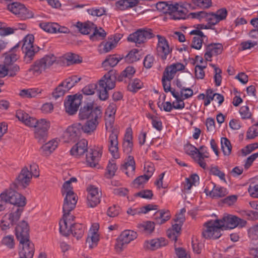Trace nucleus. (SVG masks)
I'll return each mask as SVG.
<instances>
[{
    "label": "nucleus",
    "instance_id": "nucleus-1",
    "mask_svg": "<svg viewBox=\"0 0 258 258\" xmlns=\"http://www.w3.org/2000/svg\"><path fill=\"white\" fill-rule=\"evenodd\" d=\"M7 203L19 207H23L26 201L25 197L20 193L12 189H8L0 195V204L3 206V211L6 209ZM22 211V208L16 207L11 212L6 214L1 220L2 230L6 231L13 226L19 219Z\"/></svg>",
    "mask_w": 258,
    "mask_h": 258
},
{
    "label": "nucleus",
    "instance_id": "nucleus-2",
    "mask_svg": "<svg viewBox=\"0 0 258 258\" xmlns=\"http://www.w3.org/2000/svg\"><path fill=\"white\" fill-rule=\"evenodd\" d=\"M101 113L100 108L94 106L92 103H88L81 109L79 112L80 119L86 121L81 124L82 131L87 135H91L98 125V118Z\"/></svg>",
    "mask_w": 258,
    "mask_h": 258
},
{
    "label": "nucleus",
    "instance_id": "nucleus-3",
    "mask_svg": "<svg viewBox=\"0 0 258 258\" xmlns=\"http://www.w3.org/2000/svg\"><path fill=\"white\" fill-rule=\"evenodd\" d=\"M77 181V179L72 177L66 180L62 185L61 192L64 197L63 206H64V209L67 210L75 208L78 201V197L73 190V183H76Z\"/></svg>",
    "mask_w": 258,
    "mask_h": 258
},
{
    "label": "nucleus",
    "instance_id": "nucleus-4",
    "mask_svg": "<svg viewBox=\"0 0 258 258\" xmlns=\"http://www.w3.org/2000/svg\"><path fill=\"white\" fill-rule=\"evenodd\" d=\"M185 152L190 156L203 169L207 168V164L205 159L209 157V153L206 147L202 146L200 149L191 144L184 146Z\"/></svg>",
    "mask_w": 258,
    "mask_h": 258
},
{
    "label": "nucleus",
    "instance_id": "nucleus-5",
    "mask_svg": "<svg viewBox=\"0 0 258 258\" xmlns=\"http://www.w3.org/2000/svg\"><path fill=\"white\" fill-rule=\"evenodd\" d=\"M222 230L218 219L210 220L204 224L202 235L206 239H218L222 235Z\"/></svg>",
    "mask_w": 258,
    "mask_h": 258
},
{
    "label": "nucleus",
    "instance_id": "nucleus-6",
    "mask_svg": "<svg viewBox=\"0 0 258 258\" xmlns=\"http://www.w3.org/2000/svg\"><path fill=\"white\" fill-rule=\"evenodd\" d=\"M56 61V57L53 54L45 55L36 60L32 66L34 73L40 74L49 69Z\"/></svg>",
    "mask_w": 258,
    "mask_h": 258
},
{
    "label": "nucleus",
    "instance_id": "nucleus-7",
    "mask_svg": "<svg viewBox=\"0 0 258 258\" xmlns=\"http://www.w3.org/2000/svg\"><path fill=\"white\" fill-rule=\"evenodd\" d=\"M219 220L222 230L232 229L236 227H243L246 224L245 220L236 216L227 214H224L223 218Z\"/></svg>",
    "mask_w": 258,
    "mask_h": 258
},
{
    "label": "nucleus",
    "instance_id": "nucleus-8",
    "mask_svg": "<svg viewBox=\"0 0 258 258\" xmlns=\"http://www.w3.org/2000/svg\"><path fill=\"white\" fill-rule=\"evenodd\" d=\"M106 130L109 133L107 143L109 152L114 159H118L120 158L118 141V127Z\"/></svg>",
    "mask_w": 258,
    "mask_h": 258
},
{
    "label": "nucleus",
    "instance_id": "nucleus-9",
    "mask_svg": "<svg viewBox=\"0 0 258 258\" xmlns=\"http://www.w3.org/2000/svg\"><path fill=\"white\" fill-rule=\"evenodd\" d=\"M74 208L69 209L67 210L63 206V217L59 223V232L64 235H67L73 231L72 226L74 224V216L70 214V212Z\"/></svg>",
    "mask_w": 258,
    "mask_h": 258
},
{
    "label": "nucleus",
    "instance_id": "nucleus-10",
    "mask_svg": "<svg viewBox=\"0 0 258 258\" xmlns=\"http://www.w3.org/2000/svg\"><path fill=\"white\" fill-rule=\"evenodd\" d=\"M137 233L133 230H126L121 232L116 239L115 249L118 252H121L126 245L137 237Z\"/></svg>",
    "mask_w": 258,
    "mask_h": 258
},
{
    "label": "nucleus",
    "instance_id": "nucleus-11",
    "mask_svg": "<svg viewBox=\"0 0 258 258\" xmlns=\"http://www.w3.org/2000/svg\"><path fill=\"white\" fill-rule=\"evenodd\" d=\"M81 79V78L77 76H73L67 78L55 89L52 93L53 97L57 99L63 96L66 92L73 87Z\"/></svg>",
    "mask_w": 258,
    "mask_h": 258
},
{
    "label": "nucleus",
    "instance_id": "nucleus-12",
    "mask_svg": "<svg viewBox=\"0 0 258 258\" xmlns=\"http://www.w3.org/2000/svg\"><path fill=\"white\" fill-rule=\"evenodd\" d=\"M8 9L17 17L26 20L33 17V12L29 10L24 5L19 3H13L8 5Z\"/></svg>",
    "mask_w": 258,
    "mask_h": 258
},
{
    "label": "nucleus",
    "instance_id": "nucleus-13",
    "mask_svg": "<svg viewBox=\"0 0 258 258\" xmlns=\"http://www.w3.org/2000/svg\"><path fill=\"white\" fill-rule=\"evenodd\" d=\"M82 99L81 94L68 96L64 101L66 111L70 115L76 113L81 103Z\"/></svg>",
    "mask_w": 258,
    "mask_h": 258
},
{
    "label": "nucleus",
    "instance_id": "nucleus-14",
    "mask_svg": "<svg viewBox=\"0 0 258 258\" xmlns=\"http://www.w3.org/2000/svg\"><path fill=\"white\" fill-rule=\"evenodd\" d=\"M34 40V37L32 34L27 35L23 39L22 48L25 54L26 59H28V61L32 59L37 51V48L33 44Z\"/></svg>",
    "mask_w": 258,
    "mask_h": 258
},
{
    "label": "nucleus",
    "instance_id": "nucleus-15",
    "mask_svg": "<svg viewBox=\"0 0 258 258\" xmlns=\"http://www.w3.org/2000/svg\"><path fill=\"white\" fill-rule=\"evenodd\" d=\"M152 37V33L151 30L140 29L130 34L127 37V40L138 45L145 42L147 39Z\"/></svg>",
    "mask_w": 258,
    "mask_h": 258
},
{
    "label": "nucleus",
    "instance_id": "nucleus-16",
    "mask_svg": "<svg viewBox=\"0 0 258 258\" xmlns=\"http://www.w3.org/2000/svg\"><path fill=\"white\" fill-rule=\"evenodd\" d=\"M87 203L89 207L94 208L100 202L101 190L96 186L90 185L87 188Z\"/></svg>",
    "mask_w": 258,
    "mask_h": 258
},
{
    "label": "nucleus",
    "instance_id": "nucleus-17",
    "mask_svg": "<svg viewBox=\"0 0 258 258\" xmlns=\"http://www.w3.org/2000/svg\"><path fill=\"white\" fill-rule=\"evenodd\" d=\"M157 37L158 38L156 47L157 53L162 59L165 60L171 52L172 49L168 41L164 37L158 35Z\"/></svg>",
    "mask_w": 258,
    "mask_h": 258
},
{
    "label": "nucleus",
    "instance_id": "nucleus-18",
    "mask_svg": "<svg viewBox=\"0 0 258 258\" xmlns=\"http://www.w3.org/2000/svg\"><path fill=\"white\" fill-rule=\"evenodd\" d=\"M19 258H32L34 253V245L29 239L21 240Z\"/></svg>",
    "mask_w": 258,
    "mask_h": 258
},
{
    "label": "nucleus",
    "instance_id": "nucleus-19",
    "mask_svg": "<svg viewBox=\"0 0 258 258\" xmlns=\"http://www.w3.org/2000/svg\"><path fill=\"white\" fill-rule=\"evenodd\" d=\"M99 225L98 223H94L92 224L86 240V243L90 248L96 247L100 239L99 233Z\"/></svg>",
    "mask_w": 258,
    "mask_h": 258
},
{
    "label": "nucleus",
    "instance_id": "nucleus-20",
    "mask_svg": "<svg viewBox=\"0 0 258 258\" xmlns=\"http://www.w3.org/2000/svg\"><path fill=\"white\" fill-rule=\"evenodd\" d=\"M50 127V122L45 119L37 120L35 126V137L39 141H41L46 136L47 132Z\"/></svg>",
    "mask_w": 258,
    "mask_h": 258
},
{
    "label": "nucleus",
    "instance_id": "nucleus-21",
    "mask_svg": "<svg viewBox=\"0 0 258 258\" xmlns=\"http://www.w3.org/2000/svg\"><path fill=\"white\" fill-rule=\"evenodd\" d=\"M102 153L101 147H94L86 155V162L91 167H95L98 163Z\"/></svg>",
    "mask_w": 258,
    "mask_h": 258
},
{
    "label": "nucleus",
    "instance_id": "nucleus-22",
    "mask_svg": "<svg viewBox=\"0 0 258 258\" xmlns=\"http://www.w3.org/2000/svg\"><path fill=\"white\" fill-rule=\"evenodd\" d=\"M204 192L207 196H209L213 198L223 197L228 194L226 188L215 185L213 183H211L208 187L205 188Z\"/></svg>",
    "mask_w": 258,
    "mask_h": 258
},
{
    "label": "nucleus",
    "instance_id": "nucleus-23",
    "mask_svg": "<svg viewBox=\"0 0 258 258\" xmlns=\"http://www.w3.org/2000/svg\"><path fill=\"white\" fill-rule=\"evenodd\" d=\"M81 124L75 123L68 126L64 132L63 136L67 141H75L81 134Z\"/></svg>",
    "mask_w": 258,
    "mask_h": 258
},
{
    "label": "nucleus",
    "instance_id": "nucleus-24",
    "mask_svg": "<svg viewBox=\"0 0 258 258\" xmlns=\"http://www.w3.org/2000/svg\"><path fill=\"white\" fill-rule=\"evenodd\" d=\"M116 110V106L114 103L110 104L107 108L104 116L106 129L118 127L114 123V115Z\"/></svg>",
    "mask_w": 258,
    "mask_h": 258
},
{
    "label": "nucleus",
    "instance_id": "nucleus-25",
    "mask_svg": "<svg viewBox=\"0 0 258 258\" xmlns=\"http://www.w3.org/2000/svg\"><path fill=\"white\" fill-rule=\"evenodd\" d=\"M227 15V12L225 9L218 10L215 13L208 14L206 22L212 27L220 21L224 20Z\"/></svg>",
    "mask_w": 258,
    "mask_h": 258
},
{
    "label": "nucleus",
    "instance_id": "nucleus-26",
    "mask_svg": "<svg viewBox=\"0 0 258 258\" xmlns=\"http://www.w3.org/2000/svg\"><path fill=\"white\" fill-rule=\"evenodd\" d=\"M119 36H115L109 38L107 41L102 42L98 47V51L100 53H105L114 49L119 41Z\"/></svg>",
    "mask_w": 258,
    "mask_h": 258
},
{
    "label": "nucleus",
    "instance_id": "nucleus-27",
    "mask_svg": "<svg viewBox=\"0 0 258 258\" xmlns=\"http://www.w3.org/2000/svg\"><path fill=\"white\" fill-rule=\"evenodd\" d=\"M223 46L220 43H211L208 45L205 49L204 58L206 61H211L213 56L222 53Z\"/></svg>",
    "mask_w": 258,
    "mask_h": 258
},
{
    "label": "nucleus",
    "instance_id": "nucleus-28",
    "mask_svg": "<svg viewBox=\"0 0 258 258\" xmlns=\"http://www.w3.org/2000/svg\"><path fill=\"white\" fill-rule=\"evenodd\" d=\"M121 169L127 176L132 177L135 174L136 163L133 156L128 155L124 159Z\"/></svg>",
    "mask_w": 258,
    "mask_h": 258
},
{
    "label": "nucleus",
    "instance_id": "nucleus-29",
    "mask_svg": "<svg viewBox=\"0 0 258 258\" xmlns=\"http://www.w3.org/2000/svg\"><path fill=\"white\" fill-rule=\"evenodd\" d=\"M88 142L82 139L75 144L71 150V154L76 157H79L84 154L87 150Z\"/></svg>",
    "mask_w": 258,
    "mask_h": 258
},
{
    "label": "nucleus",
    "instance_id": "nucleus-30",
    "mask_svg": "<svg viewBox=\"0 0 258 258\" xmlns=\"http://www.w3.org/2000/svg\"><path fill=\"white\" fill-rule=\"evenodd\" d=\"M16 235L19 241L29 239V227L26 222L23 221L17 226Z\"/></svg>",
    "mask_w": 258,
    "mask_h": 258
},
{
    "label": "nucleus",
    "instance_id": "nucleus-31",
    "mask_svg": "<svg viewBox=\"0 0 258 258\" xmlns=\"http://www.w3.org/2000/svg\"><path fill=\"white\" fill-rule=\"evenodd\" d=\"M32 175L27 168H24L17 178V183L19 185L26 187L28 186L31 181Z\"/></svg>",
    "mask_w": 258,
    "mask_h": 258
},
{
    "label": "nucleus",
    "instance_id": "nucleus-32",
    "mask_svg": "<svg viewBox=\"0 0 258 258\" xmlns=\"http://www.w3.org/2000/svg\"><path fill=\"white\" fill-rule=\"evenodd\" d=\"M100 87H105L108 90L112 89L115 86V77L110 73L105 74L99 81Z\"/></svg>",
    "mask_w": 258,
    "mask_h": 258
},
{
    "label": "nucleus",
    "instance_id": "nucleus-33",
    "mask_svg": "<svg viewBox=\"0 0 258 258\" xmlns=\"http://www.w3.org/2000/svg\"><path fill=\"white\" fill-rule=\"evenodd\" d=\"M16 116L18 119L24 122L25 125L31 127H35L37 124V120L35 118L30 116L27 113L22 110L17 112Z\"/></svg>",
    "mask_w": 258,
    "mask_h": 258
},
{
    "label": "nucleus",
    "instance_id": "nucleus-34",
    "mask_svg": "<svg viewBox=\"0 0 258 258\" xmlns=\"http://www.w3.org/2000/svg\"><path fill=\"white\" fill-rule=\"evenodd\" d=\"M133 149V143L132 134L130 131H127L124 136V141L122 144V149L124 153L131 155Z\"/></svg>",
    "mask_w": 258,
    "mask_h": 258
},
{
    "label": "nucleus",
    "instance_id": "nucleus-35",
    "mask_svg": "<svg viewBox=\"0 0 258 258\" xmlns=\"http://www.w3.org/2000/svg\"><path fill=\"white\" fill-rule=\"evenodd\" d=\"M199 182V177L197 174H192L188 178L185 179V182L183 183V190L185 192H188L194 185L198 184Z\"/></svg>",
    "mask_w": 258,
    "mask_h": 258
},
{
    "label": "nucleus",
    "instance_id": "nucleus-36",
    "mask_svg": "<svg viewBox=\"0 0 258 258\" xmlns=\"http://www.w3.org/2000/svg\"><path fill=\"white\" fill-rule=\"evenodd\" d=\"M58 141L56 139H53L44 144L41 147L43 154L45 155H48L51 154L57 147Z\"/></svg>",
    "mask_w": 258,
    "mask_h": 258
},
{
    "label": "nucleus",
    "instance_id": "nucleus-37",
    "mask_svg": "<svg viewBox=\"0 0 258 258\" xmlns=\"http://www.w3.org/2000/svg\"><path fill=\"white\" fill-rule=\"evenodd\" d=\"M78 30L83 34H88L92 32L94 29V24L91 22H87L85 23L77 22L76 24Z\"/></svg>",
    "mask_w": 258,
    "mask_h": 258
},
{
    "label": "nucleus",
    "instance_id": "nucleus-38",
    "mask_svg": "<svg viewBox=\"0 0 258 258\" xmlns=\"http://www.w3.org/2000/svg\"><path fill=\"white\" fill-rule=\"evenodd\" d=\"M170 218V214L168 210H161L156 213L155 221L157 224H162L168 221Z\"/></svg>",
    "mask_w": 258,
    "mask_h": 258
},
{
    "label": "nucleus",
    "instance_id": "nucleus-39",
    "mask_svg": "<svg viewBox=\"0 0 258 258\" xmlns=\"http://www.w3.org/2000/svg\"><path fill=\"white\" fill-rule=\"evenodd\" d=\"M181 227L177 224H172V227L167 231V235L169 238L176 241L178 236L180 235Z\"/></svg>",
    "mask_w": 258,
    "mask_h": 258
},
{
    "label": "nucleus",
    "instance_id": "nucleus-40",
    "mask_svg": "<svg viewBox=\"0 0 258 258\" xmlns=\"http://www.w3.org/2000/svg\"><path fill=\"white\" fill-rule=\"evenodd\" d=\"M137 227L140 231L150 234L154 230L155 224L151 221H144L139 223Z\"/></svg>",
    "mask_w": 258,
    "mask_h": 258
},
{
    "label": "nucleus",
    "instance_id": "nucleus-41",
    "mask_svg": "<svg viewBox=\"0 0 258 258\" xmlns=\"http://www.w3.org/2000/svg\"><path fill=\"white\" fill-rule=\"evenodd\" d=\"M119 59L114 55H109L102 62V66L106 70L115 66L119 62Z\"/></svg>",
    "mask_w": 258,
    "mask_h": 258
},
{
    "label": "nucleus",
    "instance_id": "nucleus-42",
    "mask_svg": "<svg viewBox=\"0 0 258 258\" xmlns=\"http://www.w3.org/2000/svg\"><path fill=\"white\" fill-rule=\"evenodd\" d=\"M1 244L8 249H13L15 246V241L14 236L11 235L4 236L1 241Z\"/></svg>",
    "mask_w": 258,
    "mask_h": 258
},
{
    "label": "nucleus",
    "instance_id": "nucleus-43",
    "mask_svg": "<svg viewBox=\"0 0 258 258\" xmlns=\"http://www.w3.org/2000/svg\"><path fill=\"white\" fill-rule=\"evenodd\" d=\"M221 146L224 156H228L231 154L232 146L230 141L226 138H221Z\"/></svg>",
    "mask_w": 258,
    "mask_h": 258
},
{
    "label": "nucleus",
    "instance_id": "nucleus-44",
    "mask_svg": "<svg viewBox=\"0 0 258 258\" xmlns=\"http://www.w3.org/2000/svg\"><path fill=\"white\" fill-rule=\"evenodd\" d=\"M39 26L48 33H56V27H57L56 23L42 22L39 24Z\"/></svg>",
    "mask_w": 258,
    "mask_h": 258
},
{
    "label": "nucleus",
    "instance_id": "nucleus-45",
    "mask_svg": "<svg viewBox=\"0 0 258 258\" xmlns=\"http://www.w3.org/2000/svg\"><path fill=\"white\" fill-rule=\"evenodd\" d=\"M93 34L90 36V39L92 41H96L103 38L106 36V33L104 30L101 28L96 27L94 25V29L92 31Z\"/></svg>",
    "mask_w": 258,
    "mask_h": 258
},
{
    "label": "nucleus",
    "instance_id": "nucleus-46",
    "mask_svg": "<svg viewBox=\"0 0 258 258\" xmlns=\"http://www.w3.org/2000/svg\"><path fill=\"white\" fill-rule=\"evenodd\" d=\"M63 58L68 65L79 63L82 61V58L78 55L73 53H68L64 56Z\"/></svg>",
    "mask_w": 258,
    "mask_h": 258
},
{
    "label": "nucleus",
    "instance_id": "nucleus-47",
    "mask_svg": "<svg viewBox=\"0 0 258 258\" xmlns=\"http://www.w3.org/2000/svg\"><path fill=\"white\" fill-rule=\"evenodd\" d=\"M136 72L135 69L132 66H128L126 67L120 74L119 76V80L122 81L123 79L128 78L130 79L133 77Z\"/></svg>",
    "mask_w": 258,
    "mask_h": 258
},
{
    "label": "nucleus",
    "instance_id": "nucleus-48",
    "mask_svg": "<svg viewBox=\"0 0 258 258\" xmlns=\"http://www.w3.org/2000/svg\"><path fill=\"white\" fill-rule=\"evenodd\" d=\"M143 86V82L139 79L132 80L128 85V90L133 92H136Z\"/></svg>",
    "mask_w": 258,
    "mask_h": 258
},
{
    "label": "nucleus",
    "instance_id": "nucleus-49",
    "mask_svg": "<svg viewBox=\"0 0 258 258\" xmlns=\"http://www.w3.org/2000/svg\"><path fill=\"white\" fill-rule=\"evenodd\" d=\"M117 168L114 161H109L106 168V175L107 178H111L114 175Z\"/></svg>",
    "mask_w": 258,
    "mask_h": 258
},
{
    "label": "nucleus",
    "instance_id": "nucleus-50",
    "mask_svg": "<svg viewBox=\"0 0 258 258\" xmlns=\"http://www.w3.org/2000/svg\"><path fill=\"white\" fill-rule=\"evenodd\" d=\"M239 113L241 118L243 120L250 119L252 117V113L246 105L241 106L239 110Z\"/></svg>",
    "mask_w": 258,
    "mask_h": 258
},
{
    "label": "nucleus",
    "instance_id": "nucleus-51",
    "mask_svg": "<svg viewBox=\"0 0 258 258\" xmlns=\"http://www.w3.org/2000/svg\"><path fill=\"white\" fill-rule=\"evenodd\" d=\"M147 117L151 119L152 124L154 128L158 131H161L162 129V123L159 118L151 114H148Z\"/></svg>",
    "mask_w": 258,
    "mask_h": 258
},
{
    "label": "nucleus",
    "instance_id": "nucleus-52",
    "mask_svg": "<svg viewBox=\"0 0 258 258\" xmlns=\"http://www.w3.org/2000/svg\"><path fill=\"white\" fill-rule=\"evenodd\" d=\"M140 58L139 52L137 49L132 50L126 55V59L130 62H135Z\"/></svg>",
    "mask_w": 258,
    "mask_h": 258
},
{
    "label": "nucleus",
    "instance_id": "nucleus-53",
    "mask_svg": "<svg viewBox=\"0 0 258 258\" xmlns=\"http://www.w3.org/2000/svg\"><path fill=\"white\" fill-rule=\"evenodd\" d=\"M149 178L145 174L140 176L134 180L133 185L134 187L140 188L146 183Z\"/></svg>",
    "mask_w": 258,
    "mask_h": 258
},
{
    "label": "nucleus",
    "instance_id": "nucleus-54",
    "mask_svg": "<svg viewBox=\"0 0 258 258\" xmlns=\"http://www.w3.org/2000/svg\"><path fill=\"white\" fill-rule=\"evenodd\" d=\"M144 174L150 178L155 171L154 165L151 162H146L144 164Z\"/></svg>",
    "mask_w": 258,
    "mask_h": 258
},
{
    "label": "nucleus",
    "instance_id": "nucleus-55",
    "mask_svg": "<svg viewBox=\"0 0 258 258\" xmlns=\"http://www.w3.org/2000/svg\"><path fill=\"white\" fill-rule=\"evenodd\" d=\"M210 66L214 69V81L215 84L217 86H219L221 85L222 81V77L221 75L222 71L220 69L217 67L215 64H210Z\"/></svg>",
    "mask_w": 258,
    "mask_h": 258
},
{
    "label": "nucleus",
    "instance_id": "nucleus-56",
    "mask_svg": "<svg viewBox=\"0 0 258 258\" xmlns=\"http://www.w3.org/2000/svg\"><path fill=\"white\" fill-rule=\"evenodd\" d=\"M186 210L185 208L181 209L180 212L176 214V218L174 219L173 223L177 224L178 226L181 227L183 222L185 220L184 214Z\"/></svg>",
    "mask_w": 258,
    "mask_h": 258
},
{
    "label": "nucleus",
    "instance_id": "nucleus-57",
    "mask_svg": "<svg viewBox=\"0 0 258 258\" xmlns=\"http://www.w3.org/2000/svg\"><path fill=\"white\" fill-rule=\"evenodd\" d=\"M258 136V123L251 126L248 130L246 134L247 139H252Z\"/></svg>",
    "mask_w": 258,
    "mask_h": 258
},
{
    "label": "nucleus",
    "instance_id": "nucleus-58",
    "mask_svg": "<svg viewBox=\"0 0 258 258\" xmlns=\"http://www.w3.org/2000/svg\"><path fill=\"white\" fill-rule=\"evenodd\" d=\"M18 58V55L15 52H12L8 54H7L4 63L5 65L13 64L12 63L16 61Z\"/></svg>",
    "mask_w": 258,
    "mask_h": 258
},
{
    "label": "nucleus",
    "instance_id": "nucleus-59",
    "mask_svg": "<svg viewBox=\"0 0 258 258\" xmlns=\"http://www.w3.org/2000/svg\"><path fill=\"white\" fill-rule=\"evenodd\" d=\"M172 8L173 11L175 13H180L184 14L186 11L185 5L179 3L172 5Z\"/></svg>",
    "mask_w": 258,
    "mask_h": 258
},
{
    "label": "nucleus",
    "instance_id": "nucleus-60",
    "mask_svg": "<svg viewBox=\"0 0 258 258\" xmlns=\"http://www.w3.org/2000/svg\"><path fill=\"white\" fill-rule=\"evenodd\" d=\"M153 240L154 241L156 249L165 246L168 243L167 240L164 237L154 238L153 239Z\"/></svg>",
    "mask_w": 258,
    "mask_h": 258
},
{
    "label": "nucleus",
    "instance_id": "nucleus-61",
    "mask_svg": "<svg viewBox=\"0 0 258 258\" xmlns=\"http://www.w3.org/2000/svg\"><path fill=\"white\" fill-rule=\"evenodd\" d=\"M97 88V85L95 84H89L86 86L83 89V92L87 95H91L94 94Z\"/></svg>",
    "mask_w": 258,
    "mask_h": 258
},
{
    "label": "nucleus",
    "instance_id": "nucleus-62",
    "mask_svg": "<svg viewBox=\"0 0 258 258\" xmlns=\"http://www.w3.org/2000/svg\"><path fill=\"white\" fill-rule=\"evenodd\" d=\"M120 210L118 206L114 205L108 208L107 213L109 217H114L119 214Z\"/></svg>",
    "mask_w": 258,
    "mask_h": 258
},
{
    "label": "nucleus",
    "instance_id": "nucleus-63",
    "mask_svg": "<svg viewBox=\"0 0 258 258\" xmlns=\"http://www.w3.org/2000/svg\"><path fill=\"white\" fill-rule=\"evenodd\" d=\"M203 39H202L199 36H195L193 38L191 47L196 49H200L203 45Z\"/></svg>",
    "mask_w": 258,
    "mask_h": 258
},
{
    "label": "nucleus",
    "instance_id": "nucleus-64",
    "mask_svg": "<svg viewBox=\"0 0 258 258\" xmlns=\"http://www.w3.org/2000/svg\"><path fill=\"white\" fill-rule=\"evenodd\" d=\"M248 233L249 238L252 240L258 239V225L249 229Z\"/></svg>",
    "mask_w": 258,
    "mask_h": 258
}]
</instances>
